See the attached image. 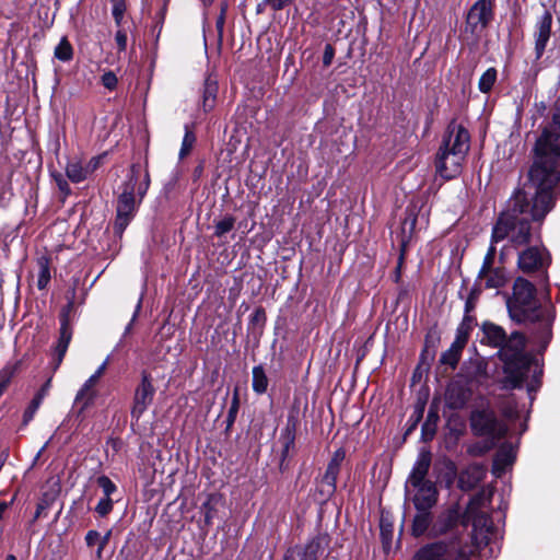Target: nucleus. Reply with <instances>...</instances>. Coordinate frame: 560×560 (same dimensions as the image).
Here are the masks:
<instances>
[{
  "label": "nucleus",
  "mask_w": 560,
  "mask_h": 560,
  "mask_svg": "<svg viewBox=\"0 0 560 560\" xmlns=\"http://www.w3.org/2000/svg\"><path fill=\"white\" fill-rule=\"evenodd\" d=\"M529 180L509 200L492 230L491 245L508 240L514 246L529 242L533 221L542 220L553 207L552 190L560 179V136L546 128L535 145Z\"/></svg>",
  "instance_id": "obj_1"
},
{
  "label": "nucleus",
  "mask_w": 560,
  "mask_h": 560,
  "mask_svg": "<svg viewBox=\"0 0 560 560\" xmlns=\"http://www.w3.org/2000/svg\"><path fill=\"white\" fill-rule=\"evenodd\" d=\"M481 330L482 341L499 348L500 359L504 363L503 386L505 388L521 386L532 368H534V381L538 382L541 369L537 361L525 352V337L522 334L515 331L508 337L501 326L490 322L483 323Z\"/></svg>",
  "instance_id": "obj_2"
},
{
  "label": "nucleus",
  "mask_w": 560,
  "mask_h": 560,
  "mask_svg": "<svg viewBox=\"0 0 560 560\" xmlns=\"http://www.w3.org/2000/svg\"><path fill=\"white\" fill-rule=\"evenodd\" d=\"M512 319L539 323V331L535 337L542 348H546L551 339V324L553 313L549 306H538L535 299L534 285L523 278H517L513 287V296L506 302Z\"/></svg>",
  "instance_id": "obj_3"
},
{
  "label": "nucleus",
  "mask_w": 560,
  "mask_h": 560,
  "mask_svg": "<svg viewBox=\"0 0 560 560\" xmlns=\"http://www.w3.org/2000/svg\"><path fill=\"white\" fill-rule=\"evenodd\" d=\"M470 148V135L460 124L452 121L435 156V171L444 179L458 176Z\"/></svg>",
  "instance_id": "obj_4"
},
{
  "label": "nucleus",
  "mask_w": 560,
  "mask_h": 560,
  "mask_svg": "<svg viewBox=\"0 0 560 560\" xmlns=\"http://www.w3.org/2000/svg\"><path fill=\"white\" fill-rule=\"evenodd\" d=\"M150 185L148 172L142 173L140 165L133 164L117 200V215L114 224L115 233L121 235L131 221L138 202L142 200Z\"/></svg>",
  "instance_id": "obj_5"
},
{
  "label": "nucleus",
  "mask_w": 560,
  "mask_h": 560,
  "mask_svg": "<svg viewBox=\"0 0 560 560\" xmlns=\"http://www.w3.org/2000/svg\"><path fill=\"white\" fill-rule=\"evenodd\" d=\"M491 489H482L468 503L465 512V521L471 523L476 538L488 540L492 532V522L488 515L487 508L492 498Z\"/></svg>",
  "instance_id": "obj_6"
},
{
  "label": "nucleus",
  "mask_w": 560,
  "mask_h": 560,
  "mask_svg": "<svg viewBox=\"0 0 560 560\" xmlns=\"http://www.w3.org/2000/svg\"><path fill=\"white\" fill-rule=\"evenodd\" d=\"M470 428L476 435L489 436L492 441L502 439L508 428L489 409L474 410L470 415Z\"/></svg>",
  "instance_id": "obj_7"
},
{
  "label": "nucleus",
  "mask_w": 560,
  "mask_h": 560,
  "mask_svg": "<svg viewBox=\"0 0 560 560\" xmlns=\"http://www.w3.org/2000/svg\"><path fill=\"white\" fill-rule=\"evenodd\" d=\"M329 544L330 537L327 533H317L305 544L290 548L284 556V560H318L328 549Z\"/></svg>",
  "instance_id": "obj_8"
},
{
  "label": "nucleus",
  "mask_w": 560,
  "mask_h": 560,
  "mask_svg": "<svg viewBox=\"0 0 560 560\" xmlns=\"http://www.w3.org/2000/svg\"><path fill=\"white\" fill-rule=\"evenodd\" d=\"M495 253V247L490 245L479 271V280L482 281L488 289H499L503 287L506 281L503 269L493 267Z\"/></svg>",
  "instance_id": "obj_9"
},
{
  "label": "nucleus",
  "mask_w": 560,
  "mask_h": 560,
  "mask_svg": "<svg viewBox=\"0 0 560 560\" xmlns=\"http://www.w3.org/2000/svg\"><path fill=\"white\" fill-rule=\"evenodd\" d=\"M491 0H478L467 14V27L472 34H480L493 18Z\"/></svg>",
  "instance_id": "obj_10"
},
{
  "label": "nucleus",
  "mask_w": 560,
  "mask_h": 560,
  "mask_svg": "<svg viewBox=\"0 0 560 560\" xmlns=\"http://www.w3.org/2000/svg\"><path fill=\"white\" fill-rule=\"evenodd\" d=\"M155 394L151 376L148 373H142L141 382L136 388L133 397V406L131 409V418L139 420L145 412L148 407L152 404Z\"/></svg>",
  "instance_id": "obj_11"
},
{
  "label": "nucleus",
  "mask_w": 560,
  "mask_h": 560,
  "mask_svg": "<svg viewBox=\"0 0 560 560\" xmlns=\"http://www.w3.org/2000/svg\"><path fill=\"white\" fill-rule=\"evenodd\" d=\"M343 458L345 452L338 450L335 452L334 456L328 463L326 471L318 483V491L320 492L323 499H328L335 493L336 481Z\"/></svg>",
  "instance_id": "obj_12"
},
{
  "label": "nucleus",
  "mask_w": 560,
  "mask_h": 560,
  "mask_svg": "<svg viewBox=\"0 0 560 560\" xmlns=\"http://www.w3.org/2000/svg\"><path fill=\"white\" fill-rule=\"evenodd\" d=\"M413 489L412 501L417 511L430 510L438 501V490L432 481L410 485Z\"/></svg>",
  "instance_id": "obj_13"
},
{
  "label": "nucleus",
  "mask_w": 560,
  "mask_h": 560,
  "mask_svg": "<svg viewBox=\"0 0 560 560\" xmlns=\"http://www.w3.org/2000/svg\"><path fill=\"white\" fill-rule=\"evenodd\" d=\"M454 548L446 542L439 541L421 547L412 557V560H452Z\"/></svg>",
  "instance_id": "obj_14"
},
{
  "label": "nucleus",
  "mask_w": 560,
  "mask_h": 560,
  "mask_svg": "<svg viewBox=\"0 0 560 560\" xmlns=\"http://www.w3.org/2000/svg\"><path fill=\"white\" fill-rule=\"evenodd\" d=\"M548 264V255L539 247H529L518 255V267L524 272H532Z\"/></svg>",
  "instance_id": "obj_15"
},
{
  "label": "nucleus",
  "mask_w": 560,
  "mask_h": 560,
  "mask_svg": "<svg viewBox=\"0 0 560 560\" xmlns=\"http://www.w3.org/2000/svg\"><path fill=\"white\" fill-rule=\"evenodd\" d=\"M552 15L550 12L545 11L539 18L535 33V50L536 57L540 58L545 51L546 45L551 34Z\"/></svg>",
  "instance_id": "obj_16"
},
{
  "label": "nucleus",
  "mask_w": 560,
  "mask_h": 560,
  "mask_svg": "<svg viewBox=\"0 0 560 560\" xmlns=\"http://www.w3.org/2000/svg\"><path fill=\"white\" fill-rule=\"evenodd\" d=\"M467 341L466 330L457 329L454 341L452 342L451 347L442 353L440 361L443 364L455 368L460 359L462 351L465 348Z\"/></svg>",
  "instance_id": "obj_17"
},
{
  "label": "nucleus",
  "mask_w": 560,
  "mask_h": 560,
  "mask_svg": "<svg viewBox=\"0 0 560 560\" xmlns=\"http://www.w3.org/2000/svg\"><path fill=\"white\" fill-rule=\"evenodd\" d=\"M487 469L483 465L472 464L459 474L458 486L463 490H471L485 478Z\"/></svg>",
  "instance_id": "obj_18"
},
{
  "label": "nucleus",
  "mask_w": 560,
  "mask_h": 560,
  "mask_svg": "<svg viewBox=\"0 0 560 560\" xmlns=\"http://www.w3.org/2000/svg\"><path fill=\"white\" fill-rule=\"evenodd\" d=\"M470 390L458 382H453L448 385L445 399L446 404L452 409L463 408L470 399Z\"/></svg>",
  "instance_id": "obj_19"
},
{
  "label": "nucleus",
  "mask_w": 560,
  "mask_h": 560,
  "mask_svg": "<svg viewBox=\"0 0 560 560\" xmlns=\"http://www.w3.org/2000/svg\"><path fill=\"white\" fill-rule=\"evenodd\" d=\"M516 458V450L511 444H503L493 460L492 472L501 477L510 468Z\"/></svg>",
  "instance_id": "obj_20"
},
{
  "label": "nucleus",
  "mask_w": 560,
  "mask_h": 560,
  "mask_svg": "<svg viewBox=\"0 0 560 560\" xmlns=\"http://www.w3.org/2000/svg\"><path fill=\"white\" fill-rule=\"evenodd\" d=\"M431 465V455L429 452H421L413 465V468L408 478V486L420 485L422 482H429L427 475Z\"/></svg>",
  "instance_id": "obj_21"
},
{
  "label": "nucleus",
  "mask_w": 560,
  "mask_h": 560,
  "mask_svg": "<svg viewBox=\"0 0 560 560\" xmlns=\"http://www.w3.org/2000/svg\"><path fill=\"white\" fill-rule=\"evenodd\" d=\"M96 386L97 382L90 376L77 393L74 401L81 405L80 413L93 404L97 396Z\"/></svg>",
  "instance_id": "obj_22"
},
{
  "label": "nucleus",
  "mask_w": 560,
  "mask_h": 560,
  "mask_svg": "<svg viewBox=\"0 0 560 560\" xmlns=\"http://www.w3.org/2000/svg\"><path fill=\"white\" fill-rule=\"evenodd\" d=\"M51 387V378H48L42 387L38 389V392L35 394L33 399L31 400L30 405L24 411L23 415V422L24 424H27L35 416L36 411L40 407L43 400L48 395Z\"/></svg>",
  "instance_id": "obj_23"
},
{
  "label": "nucleus",
  "mask_w": 560,
  "mask_h": 560,
  "mask_svg": "<svg viewBox=\"0 0 560 560\" xmlns=\"http://www.w3.org/2000/svg\"><path fill=\"white\" fill-rule=\"evenodd\" d=\"M458 510L457 509H448L446 512L442 513L439 520L433 524L431 528V533L434 536L442 535L456 525L458 522Z\"/></svg>",
  "instance_id": "obj_24"
},
{
  "label": "nucleus",
  "mask_w": 560,
  "mask_h": 560,
  "mask_svg": "<svg viewBox=\"0 0 560 560\" xmlns=\"http://www.w3.org/2000/svg\"><path fill=\"white\" fill-rule=\"evenodd\" d=\"M417 223V215L415 209H407V215L401 223V232H400V240L399 244L402 248V250L406 249L407 245L411 241L415 228Z\"/></svg>",
  "instance_id": "obj_25"
},
{
  "label": "nucleus",
  "mask_w": 560,
  "mask_h": 560,
  "mask_svg": "<svg viewBox=\"0 0 560 560\" xmlns=\"http://www.w3.org/2000/svg\"><path fill=\"white\" fill-rule=\"evenodd\" d=\"M71 336H72V331L69 327L68 318L66 316H63L61 319L60 336H59V340H58V343L56 347V351L58 353V363L61 362V360L68 349L69 342L71 340Z\"/></svg>",
  "instance_id": "obj_26"
},
{
  "label": "nucleus",
  "mask_w": 560,
  "mask_h": 560,
  "mask_svg": "<svg viewBox=\"0 0 560 560\" xmlns=\"http://www.w3.org/2000/svg\"><path fill=\"white\" fill-rule=\"evenodd\" d=\"M217 93H218L217 81L208 78L205 81L203 93H202V108L205 112H210L214 107Z\"/></svg>",
  "instance_id": "obj_27"
},
{
  "label": "nucleus",
  "mask_w": 560,
  "mask_h": 560,
  "mask_svg": "<svg viewBox=\"0 0 560 560\" xmlns=\"http://www.w3.org/2000/svg\"><path fill=\"white\" fill-rule=\"evenodd\" d=\"M66 174L72 183H80L88 177L89 170L80 160H72L67 164Z\"/></svg>",
  "instance_id": "obj_28"
},
{
  "label": "nucleus",
  "mask_w": 560,
  "mask_h": 560,
  "mask_svg": "<svg viewBox=\"0 0 560 560\" xmlns=\"http://www.w3.org/2000/svg\"><path fill=\"white\" fill-rule=\"evenodd\" d=\"M431 524V515L429 510L418 511L413 517L411 533L416 537L422 536Z\"/></svg>",
  "instance_id": "obj_29"
},
{
  "label": "nucleus",
  "mask_w": 560,
  "mask_h": 560,
  "mask_svg": "<svg viewBox=\"0 0 560 560\" xmlns=\"http://www.w3.org/2000/svg\"><path fill=\"white\" fill-rule=\"evenodd\" d=\"M220 502V497L217 494H209L206 501L201 504V513L205 516V523L210 525L215 514L217 505Z\"/></svg>",
  "instance_id": "obj_30"
},
{
  "label": "nucleus",
  "mask_w": 560,
  "mask_h": 560,
  "mask_svg": "<svg viewBox=\"0 0 560 560\" xmlns=\"http://www.w3.org/2000/svg\"><path fill=\"white\" fill-rule=\"evenodd\" d=\"M268 387V378L262 366L253 368V389L257 394L266 393Z\"/></svg>",
  "instance_id": "obj_31"
},
{
  "label": "nucleus",
  "mask_w": 560,
  "mask_h": 560,
  "mask_svg": "<svg viewBox=\"0 0 560 560\" xmlns=\"http://www.w3.org/2000/svg\"><path fill=\"white\" fill-rule=\"evenodd\" d=\"M497 75H498V72H497L495 68L491 67V68L487 69L479 79V82H478L479 91L481 93H489L497 81Z\"/></svg>",
  "instance_id": "obj_32"
},
{
  "label": "nucleus",
  "mask_w": 560,
  "mask_h": 560,
  "mask_svg": "<svg viewBox=\"0 0 560 560\" xmlns=\"http://www.w3.org/2000/svg\"><path fill=\"white\" fill-rule=\"evenodd\" d=\"M18 370V363L7 364L0 370V397L7 390Z\"/></svg>",
  "instance_id": "obj_33"
},
{
  "label": "nucleus",
  "mask_w": 560,
  "mask_h": 560,
  "mask_svg": "<svg viewBox=\"0 0 560 560\" xmlns=\"http://www.w3.org/2000/svg\"><path fill=\"white\" fill-rule=\"evenodd\" d=\"M39 271L37 277V288L44 290L50 280V270L48 261L45 258L38 260Z\"/></svg>",
  "instance_id": "obj_34"
},
{
  "label": "nucleus",
  "mask_w": 560,
  "mask_h": 560,
  "mask_svg": "<svg viewBox=\"0 0 560 560\" xmlns=\"http://www.w3.org/2000/svg\"><path fill=\"white\" fill-rule=\"evenodd\" d=\"M73 50L70 43L62 38L55 48V57L60 61H69L72 59Z\"/></svg>",
  "instance_id": "obj_35"
},
{
  "label": "nucleus",
  "mask_w": 560,
  "mask_h": 560,
  "mask_svg": "<svg viewBox=\"0 0 560 560\" xmlns=\"http://www.w3.org/2000/svg\"><path fill=\"white\" fill-rule=\"evenodd\" d=\"M238 408H240L238 390L235 389L234 394H233L232 401H231V406L229 408L228 416H226V430H230L232 428V425L234 424V422L236 420L237 412H238Z\"/></svg>",
  "instance_id": "obj_36"
},
{
  "label": "nucleus",
  "mask_w": 560,
  "mask_h": 560,
  "mask_svg": "<svg viewBox=\"0 0 560 560\" xmlns=\"http://www.w3.org/2000/svg\"><path fill=\"white\" fill-rule=\"evenodd\" d=\"M235 224V219L231 215H228L223 218L222 220L218 221L214 225V235L218 237L223 236L224 234L229 233Z\"/></svg>",
  "instance_id": "obj_37"
},
{
  "label": "nucleus",
  "mask_w": 560,
  "mask_h": 560,
  "mask_svg": "<svg viewBox=\"0 0 560 560\" xmlns=\"http://www.w3.org/2000/svg\"><path fill=\"white\" fill-rule=\"evenodd\" d=\"M97 485L103 491V497L110 498L117 490L116 485L107 476H100L97 478Z\"/></svg>",
  "instance_id": "obj_38"
},
{
  "label": "nucleus",
  "mask_w": 560,
  "mask_h": 560,
  "mask_svg": "<svg viewBox=\"0 0 560 560\" xmlns=\"http://www.w3.org/2000/svg\"><path fill=\"white\" fill-rule=\"evenodd\" d=\"M185 129H186V131H185V136L183 139L180 152H179L180 158H184L185 155H187L189 153V151L191 150V148L196 141V137H195L194 132L190 131L187 126Z\"/></svg>",
  "instance_id": "obj_39"
},
{
  "label": "nucleus",
  "mask_w": 560,
  "mask_h": 560,
  "mask_svg": "<svg viewBox=\"0 0 560 560\" xmlns=\"http://www.w3.org/2000/svg\"><path fill=\"white\" fill-rule=\"evenodd\" d=\"M113 505H114V501L112 500V498L103 497L100 499L98 503L96 504L95 512L100 516L104 517L108 513H110V511L113 510Z\"/></svg>",
  "instance_id": "obj_40"
},
{
  "label": "nucleus",
  "mask_w": 560,
  "mask_h": 560,
  "mask_svg": "<svg viewBox=\"0 0 560 560\" xmlns=\"http://www.w3.org/2000/svg\"><path fill=\"white\" fill-rule=\"evenodd\" d=\"M101 82L106 89L112 91L116 89L118 80L113 71H107L103 73Z\"/></svg>",
  "instance_id": "obj_41"
},
{
  "label": "nucleus",
  "mask_w": 560,
  "mask_h": 560,
  "mask_svg": "<svg viewBox=\"0 0 560 560\" xmlns=\"http://www.w3.org/2000/svg\"><path fill=\"white\" fill-rule=\"evenodd\" d=\"M479 289H472L466 300L465 303V313H470L475 310L478 298H479Z\"/></svg>",
  "instance_id": "obj_42"
},
{
  "label": "nucleus",
  "mask_w": 560,
  "mask_h": 560,
  "mask_svg": "<svg viewBox=\"0 0 560 560\" xmlns=\"http://www.w3.org/2000/svg\"><path fill=\"white\" fill-rule=\"evenodd\" d=\"M448 546H451L452 548H454V556L452 558V560H469V552L458 546L457 544L455 542H446Z\"/></svg>",
  "instance_id": "obj_43"
},
{
  "label": "nucleus",
  "mask_w": 560,
  "mask_h": 560,
  "mask_svg": "<svg viewBox=\"0 0 560 560\" xmlns=\"http://www.w3.org/2000/svg\"><path fill=\"white\" fill-rule=\"evenodd\" d=\"M101 534L97 530L91 529L85 535V542L88 547H94L101 544Z\"/></svg>",
  "instance_id": "obj_44"
},
{
  "label": "nucleus",
  "mask_w": 560,
  "mask_h": 560,
  "mask_svg": "<svg viewBox=\"0 0 560 560\" xmlns=\"http://www.w3.org/2000/svg\"><path fill=\"white\" fill-rule=\"evenodd\" d=\"M293 430H294V425L292 428H290L288 425L287 429H285V434H284L285 442H284V450H283L284 454H287L289 452L290 446H292L293 443H294Z\"/></svg>",
  "instance_id": "obj_45"
},
{
  "label": "nucleus",
  "mask_w": 560,
  "mask_h": 560,
  "mask_svg": "<svg viewBox=\"0 0 560 560\" xmlns=\"http://www.w3.org/2000/svg\"><path fill=\"white\" fill-rule=\"evenodd\" d=\"M292 0H265V3H268V7L273 11H279L284 9L287 5L291 3Z\"/></svg>",
  "instance_id": "obj_46"
},
{
  "label": "nucleus",
  "mask_w": 560,
  "mask_h": 560,
  "mask_svg": "<svg viewBox=\"0 0 560 560\" xmlns=\"http://www.w3.org/2000/svg\"><path fill=\"white\" fill-rule=\"evenodd\" d=\"M115 40L119 51H124L127 48V34L124 31H117Z\"/></svg>",
  "instance_id": "obj_47"
},
{
  "label": "nucleus",
  "mask_w": 560,
  "mask_h": 560,
  "mask_svg": "<svg viewBox=\"0 0 560 560\" xmlns=\"http://www.w3.org/2000/svg\"><path fill=\"white\" fill-rule=\"evenodd\" d=\"M470 313H465L462 324L457 329H465L467 332V337L469 336V330L471 329L475 318L469 315Z\"/></svg>",
  "instance_id": "obj_48"
},
{
  "label": "nucleus",
  "mask_w": 560,
  "mask_h": 560,
  "mask_svg": "<svg viewBox=\"0 0 560 560\" xmlns=\"http://www.w3.org/2000/svg\"><path fill=\"white\" fill-rule=\"evenodd\" d=\"M56 183L60 191H62L65 195L70 194V187L67 183V180L62 177V175L58 174L55 176Z\"/></svg>",
  "instance_id": "obj_49"
},
{
  "label": "nucleus",
  "mask_w": 560,
  "mask_h": 560,
  "mask_svg": "<svg viewBox=\"0 0 560 560\" xmlns=\"http://www.w3.org/2000/svg\"><path fill=\"white\" fill-rule=\"evenodd\" d=\"M435 433V428L434 425L430 424L429 422H425L422 427V436L423 439L427 441V440H431L433 438Z\"/></svg>",
  "instance_id": "obj_50"
},
{
  "label": "nucleus",
  "mask_w": 560,
  "mask_h": 560,
  "mask_svg": "<svg viewBox=\"0 0 560 560\" xmlns=\"http://www.w3.org/2000/svg\"><path fill=\"white\" fill-rule=\"evenodd\" d=\"M125 8L121 3H116L113 8V16L117 24L120 23L122 16H124Z\"/></svg>",
  "instance_id": "obj_51"
},
{
  "label": "nucleus",
  "mask_w": 560,
  "mask_h": 560,
  "mask_svg": "<svg viewBox=\"0 0 560 560\" xmlns=\"http://www.w3.org/2000/svg\"><path fill=\"white\" fill-rule=\"evenodd\" d=\"M107 364H108V358L91 375V377L94 378L97 383L100 382L101 377L103 376L104 372L106 371Z\"/></svg>",
  "instance_id": "obj_52"
},
{
  "label": "nucleus",
  "mask_w": 560,
  "mask_h": 560,
  "mask_svg": "<svg viewBox=\"0 0 560 560\" xmlns=\"http://www.w3.org/2000/svg\"><path fill=\"white\" fill-rule=\"evenodd\" d=\"M101 161H102V158L101 156H94L92 158L88 163L86 165H84L86 167V170H89V174H91L92 172H94L101 164Z\"/></svg>",
  "instance_id": "obj_53"
},
{
  "label": "nucleus",
  "mask_w": 560,
  "mask_h": 560,
  "mask_svg": "<svg viewBox=\"0 0 560 560\" xmlns=\"http://www.w3.org/2000/svg\"><path fill=\"white\" fill-rule=\"evenodd\" d=\"M332 58H334V49L330 45H327L325 47L324 57H323L324 65L329 66L332 61Z\"/></svg>",
  "instance_id": "obj_54"
},
{
  "label": "nucleus",
  "mask_w": 560,
  "mask_h": 560,
  "mask_svg": "<svg viewBox=\"0 0 560 560\" xmlns=\"http://www.w3.org/2000/svg\"><path fill=\"white\" fill-rule=\"evenodd\" d=\"M553 127L560 129V98L556 102L555 105Z\"/></svg>",
  "instance_id": "obj_55"
},
{
  "label": "nucleus",
  "mask_w": 560,
  "mask_h": 560,
  "mask_svg": "<svg viewBox=\"0 0 560 560\" xmlns=\"http://www.w3.org/2000/svg\"><path fill=\"white\" fill-rule=\"evenodd\" d=\"M381 534H382L384 542H388L390 539V536H392V529H388V528L382 526Z\"/></svg>",
  "instance_id": "obj_56"
},
{
  "label": "nucleus",
  "mask_w": 560,
  "mask_h": 560,
  "mask_svg": "<svg viewBox=\"0 0 560 560\" xmlns=\"http://www.w3.org/2000/svg\"><path fill=\"white\" fill-rule=\"evenodd\" d=\"M140 307H141V301H139V302H138V304H137L136 312H135V314H133V316H132L131 322H133V320L136 319V317H137V315H138V312H139ZM131 324H132V323H130V324L126 327V334L130 330Z\"/></svg>",
  "instance_id": "obj_57"
},
{
  "label": "nucleus",
  "mask_w": 560,
  "mask_h": 560,
  "mask_svg": "<svg viewBox=\"0 0 560 560\" xmlns=\"http://www.w3.org/2000/svg\"><path fill=\"white\" fill-rule=\"evenodd\" d=\"M110 536H112V530H107V533L104 536L101 535V540H102L101 545H107L110 539Z\"/></svg>",
  "instance_id": "obj_58"
},
{
  "label": "nucleus",
  "mask_w": 560,
  "mask_h": 560,
  "mask_svg": "<svg viewBox=\"0 0 560 560\" xmlns=\"http://www.w3.org/2000/svg\"><path fill=\"white\" fill-rule=\"evenodd\" d=\"M267 7H268V3H265V0H262L260 3H258L257 8H256L257 14L262 13Z\"/></svg>",
  "instance_id": "obj_59"
},
{
  "label": "nucleus",
  "mask_w": 560,
  "mask_h": 560,
  "mask_svg": "<svg viewBox=\"0 0 560 560\" xmlns=\"http://www.w3.org/2000/svg\"><path fill=\"white\" fill-rule=\"evenodd\" d=\"M106 547V545H97V549H96V552H95V556L97 559H102L103 557V551H104V548Z\"/></svg>",
  "instance_id": "obj_60"
},
{
  "label": "nucleus",
  "mask_w": 560,
  "mask_h": 560,
  "mask_svg": "<svg viewBox=\"0 0 560 560\" xmlns=\"http://www.w3.org/2000/svg\"><path fill=\"white\" fill-rule=\"evenodd\" d=\"M8 504L4 502H0V518L2 517L4 511L7 510Z\"/></svg>",
  "instance_id": "obj_61"
},
{
  "label": "nucleus",
  "mask_w": 560,
  "mask_h": 560,
  "mask_svg": "<svg viewBox=\"0 0 560 560\" xmlns=\"http://www.w3.org/2000/svg\"><path fill=\"white\" fill-rule=\"evenodd\" d=\"M223 24H224V18H223V14L219 18V20L217 21V26L219 28H222L223 27Z\"/></svg>",
  "instance_id": "obj_62"
},
{
  "label": "nucleus",
  "mask_w": 560,
  "mask_h": 560,
  "mask_svg": "<svg viewBox=\"0 0 560 560\" xmlns=\"http://www.w3.org/2000/svg\"><path fill=\"white\" fill-rule=\"evenodd\" d=\"M43 509H44V506L42 504H38L36 513H35V518L39 517Z\"/></svg>",
  "instance_id": "obj_63"
},
{
  "label": "nucleus",
  "mask_w": 560,
  "mask_h": 560,
  "mask_svg": "<svg viewBox=\"0 0 560 560\" xmlns=\"http://www.w3.org/2000/svg\"><path fill=\"white\" fill-rule=\"evenodd\" d=\"M5 560H16V558L13 555H9Z\"/></svg>",
  "instance_id": "obj_64"
}]
</instances>
